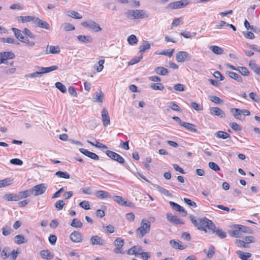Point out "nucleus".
<instances>
[{
	"instance_id": "nucleus-7",
	"label": "nucleus",
	"mask_w": 260,
	"mask_h": 260,
	"mask_svg": "<svg viewBox=\"0 0 260 260\" xmlns=\"http://www.w3.org/2000/svg\"><path fill=\"white\" fill-rule=\"evenodd\" d=\"M191 56L186 51H178L176 54V59L178 62H184L186 60H190Z\"/></svg>"
},
{
	"instance_id": "nucleus-22",
	"label": "nucleus",
	"mask_w": 260,
	"mask_h": 260,
	"mask_svg": "<svg viewBox=\"0 0 260 260\" xmlns=\"http://www.w3.org/2000/svg\"><path fill=\"white\" fill-rule=\"evenodd\" d=\"M225 74L229 77L236 80L238 82H243L242 77L240 75H239V74H238L236 73L227 71H226Z\"/></svg>"
},
{
	"instance_id": "nucleus-8",
	"label": "nucleus",
	"mask_w": 260,
	"mask_h": 260,
	"mask_svg": "<svg viewBox=\"0 0 260 260\" xmlns=\"http://www.w3.org/2000/svg\"><path fill=\"white\" fill-rule=\"evenodd\" d=\"M209 222H211V220L208 219L206 217L199 219L198 225L197 228L201 231L207 232L206 228L209 226Z\"/></svg>"
},
{
	"instance_id": "nucleus-64",
	"label": "nucleus",
	"mask_w": 260,
	"mask_h": 260,
	"mask_svg": "<svg viewBox=\"0 0 260 260\" xmlns=\"http://www.w3.org/2000/svg\"><path fill=\"white\" fill-rule=\"evenodd\" d=\"M12 229L10 227L5 226L2 229V234L4 236H7L10 234Z\"/></svg>"
},
{
	"instance_id": "nucleus-41",
	"label": "nucleus",
	"mask_w": 260,
	"mask_h": 260,
	"mask_svg": "<svg viewBox=\"0 0 260 260\" xmlns=\"http://www.w3.org/2000/svg\"><path fill=\"white\" fill-rule=\"evenodd\" d=\"M210 49L216 54L221 55L223 54V49L217 46H210Z\"/></svg>"
},
{
	"instance_id": "nucleus-17",
	"label": "nucleus",
	"mask_w": 260,
	"mask_h": 260,
	"mask_svg": "<svg viewBox=\"0 0 260 260\" xmlns=\"http://www.w3.org/2000/svg\"><path fill=\"white\" fill-rule=\"evenodd\" d=\"M79 151L85 156L95 160L99 159V156L95 153L90 152L84 148H80Z\"/></svg>"
},
{
	"instance_id": "nucleus-4",
	"label": "nucleus",
	"mask_w": 260,
	"mask_h": 260,
	"mask_svg": "<svg viewBox=\"0 0 260 260\" xmlns=\"http://www.w3.org/2000/svg\"><path fill=\"white\" fill-rule=\"evenodd\" d=\"M82 25L86 28H90L95 32L102 30V28L95 22L92 20L84 21L81 23Z\"/></svg>"
},
{
	"instance_id": "nucleus-59",
	"label": "nucleus",
	"mask_w": 260,
	"mask_h": 260,
	"mask_svg": "<svg viewBox=\"0 0 260 260\" xmlns=\"http://www.w3.org/2000/svg\"><path fill=\"white\" fill-rule=\"evenodd\" d=\"M183 201L191 207L196 208L197 206L196 203L194 202L191 201V200L188 198H184L183 199Z\"/></svg>"
},
{
	"instance_id": "nucleus-48",
	"label": "nucleus",
	"mask_w": 260,
	"mask_h": 260,
	"mask_svg": "<svg viewBox=\"0 0 260 260\" xmlns=\"http://www.w3.org/2000/svg\"><path fill=\"white\" fill-rule=\"evenodd\" d=\"M150 87L153 90H162L164 89V86L162 83H152Z\"/></svg>"
},
{
	"instance_id": "nucleus-29",
	"label": "nucleus",
	"mask_w": 260,
	"mask_h": 260,
	"mask_svg": "<svg viewBox=\"0 0 260 260\" xmlns=\"http://www.w3.org/2000/svg\"><path fill=\"white\" fill-rule=\"evenodd\" d=\"M4 199L8 201H17L19 200L18 194L15 193L6 194L4 197Z\"/></svg>"
},
{
	"instance_id": "nucleus-2",
	"label": "nucleus",
	"mask_w": 260,
	"mask_h": 260,
	"mask_svg": "<svg viewBox=\"0 0 260 260\" xmlns=\"http://www.w3.org/2000/svg\"><path fill=\"white\" fill-rule=\"evenodd\" d=\"M150 223L149 221H147L146 219H142L140 227L136 230V235L139 238H142L146 234L150 232Z\"/></svg>"
},
{
	"instance_id": "nucleus-62",
	"label": "nucleus",
	"mask_w": 260,
	"mask_h": 260,
	"mask_svg": "<svg viewBox=\"0 0 260 260\" xmlns=\"http://www.w3.org/2000/svg\"><path fill=\"white\" fill-rule=\"evenodd\" d=\"M69 16L72 18H74L77 19H80L82 18V16L79 13L74 11H71Z\"/></svg>"
},
{
	"instance_id": "nucleus-63",
	"label": "nucleus",
	"mask_w": 260,
	"mask_h": 260,
	"mask_svg": "<svg viewBox=\"0 0 260 260\" xmlns=\"http://www.w3.org/2000/svg\"><path fill=\"white\" fill-rule=\"evenodd\" d=\"M230 126L235 131L240 132L242 130L241 127L236 122H232L230 123Z\"/></svg>"
},
{
	"instance_id": "nucleus-31",
	"label": "nucleus",
	"mask_w": 260,
	"mask_h": 260,
	"mask_svg": "<svg viewBox=\"0 0 260 260\" xmlns=\"http://www.w3.org/2000/svg\"><path fill=\"white\" fill-rule=\"evenodd\" d=\"M234 227L235 229L234 230L229 231L230 235L236 238L241 237V233L239 231V228L237 227V224L234 225Z\"/></svg>"
},
{
	"instance_id": "nucleus-51",
	"label": "nucleus",
	"mask_w": 260,
	"mask_h": 260,
	"mask_svg": "<svg viewBox=\"0 0 260 260\" xmlns=\"http://www.w3.org/2000/svg\"><path fill=\"white\" fill-rule=\"evenodd\" d=\"M55 87L59 89L61 92L66 93L67 91V88L65 85L62 84L60 82H57L55 83Z\"/></svg>"
},
{
	"instance_id": "nucleus-11",
	"label": "nucleus",
	"mask_w": 260,
	"mask_h": 260,
	"mask_svg": "<svg viewBox=\"0 0 260 260\" xmlns=\"http://www.w3.org/2000/svg\"><path fill=\"white\" fill-rule=\"evenodd\" d=\"M70 239L74 243H79L82 241L83 236L80 232L78 231H74L71 234Z\"/></svg>"
},
{
	"instance_id": "nucleus-30",
	"label": "nucleus",
	"mask_w": 260,
	"mask_h": 260,
	"mask_svg": "<svg viewBox=\"0 0 260 260\" xmlns=\"http://www.w3.org/2000/svg\"><path fill=\"white\" fill-rule=\"evenodd\" d=\"M236 252L242 260H248L251 256V254L249 252H244L240 250H238Z\"/></svg>"
},
{
	"instance_id": "nucleus-10",
	"label": "nucleus",
	"mask_w": 260,
	"mask_h": 260,
	"mask_svg": "<svg viewBox=\"0 0 260 260\" xmlns=\"http://www.w3.org/2000/svg\"><path fill=\"white\" fill-rule=\"evenodd\" d=\"M114 245L115 248L114 249V252L116 253H123L121 250L122 247L124 245V241L120 238H117L114 241Z\"/></svg>"
},
{
	"instance_id": "nucleus-56",
	"label": "nucleus",
	"mask_w": 260,
	"mask_h": 260,
	"mask_svg": "<svg viewBox=\"0 0 260 260\" xmlns=\"http://www.w3.org/2000/svg\"><path fill=\"white\" fill-rule=\"evenodd\" d=\"M143 58V55L141 54V55L138 57H135L132 59L130 61L128 62V65H134L136 64L140 61V60Z\"/></svg>"
},
{
	"instance_id": "nucleus-37",
	"label": "nucleus",
	"mask_w": 260,
	"mask_h": 260,
	"mask_svg": "<svg viewBox=\"0 0 260 260\" xmlns=\"http://www.w3.org/2000/svg\"><path fill=\"white\" fill-rule=\"evenodd\" d=\"M155 187H156V189L161 193L164 194L167 197H172L173 196L172 193H171L168 190L162 187L157 185H155Z\"/></svg>"
},
{
	"instance_id": "nucleus-49",
	"label": "nucleus",
	"mask_w": 260,
	"mask_h": 260,
	"mask_svg": "<svg viewBox=\"0 0 260 260\" xmlns=\"http://www.w3.org/2000/svg\"><path fill=\"white\" fill-rule=\"evenodd\" d=\"M10 250L9 248L7 247H4L3 248V249L1 252V255L3 259H6L9 257V256L10 255V254H9L10 250Z\"/></svg>"
},
{
	"instance_id": "nucleus-3",
	"label": "nucleus",
	"mask_w": 260,
	"mask_h": 260,
	"mask_svg": "<svg viewBox=\"0 0 260 260\" xmlns=\"http://www.w3.org/2000/svg\"><path fill=\"white\" fill-rule=\"evenodd\" d=\"M47 185L45 183H41L33 186L30 190L31 193H34V196H38L44 193L46 190Z\"/></svg>"
},
{
	"instance_id": "nucleus-40",
	"label": "nucleus",
	"mask_w": 260,
	"mask_h": 260,
	"mask_svg": "<svg viewBox=\"0 0 260 260\" xmlns=\"http://www.w3.org/2000/svg\"><path fill=\"white\" fill-rule=\"evenodd\" d=\"M14 240L15 242L18 244H21L27 242V240H26L24 237L22 235H16L14 237Z\"/></svg>"
},
{
	"instance_id": "nucleus-36",
	"label": "nucleus",
	"mask_w": 260,
	"mask_h": 260,
	"mask_svg": "<svg viewBox=\"0 0 260 260\" xmlns=\"http://www.w3.org/2000/svg\"><path fill=\"white\" fill-rule=\"evenodd\" d=\"M215 136L217 138L222 139L231 138V136L228 133L223 131H218L216 132Z\"/></svg>"
},
{
	"instance_id": "nucleus-54",
	"label": "nucleus",
	"mask_w": 260,
	"mask_h": 260,
	"mask_svg": "<svg viewBox=\"0 0 260 260\" xmlns=\"http://www.w3.org/2000/svg\"><path fill=\"white\" fill-rule=\"evenodd\" d=\"M169 107L173 110L177 112H181V109L178 105L174 102H170L168 103Z\"/></svg>"
},
{
	"instance_id": "nucleus-57",
	"label": "nucleus",
	"mask_w": 260,
	"mask_h": 260,
	"mask_svg": "<svg viewBox=\"0 0 260 260\" xmlns=\"http://www.w3.org/2000/svg\"><path fill=\"white\" fill-rule=\"evenodd\" d=\"M237 226L239 228V231H240V233H241V232L247 233H251V232H250L251 230H250V228L247 226L241 225H237Z\"/></svg>"
},
{
	"instance_id": "nucleus-27",
	"label": "nucleus",
	"mask_w": 260,
	"mask_h": 260,
	"mask_svg": "<svg viewBox=\"0 0 260 260\" xmlns=\"http://www.w3.org/2000/svg\"><path fill=\"white\" fill-rule=\"evenodd\" d=\"M77 38L79 41L84 43H91L93 41L92 38L90 36L79 35Z\"/></svg>"
},
{
	"instance_id": "nucleus-1",
	"label": "nucleus",
	"mask_w": 260,
	"mask_h": 260,
	"mask_svg": "<svg viewBox=\"0 0 260 260\" xmlns=\"http://www.w3.org/2000/svg\"><path fill=\"white\" fill-rule=\"evenodd\" d=\"M125 14L126 17L129 19H144L149 17L148 13L141 9L128 10Z\"/></svg>"
},
{
	"instance_id": "nucleus-21",
	"label": "nucleus",
	"mask_w": 260,
	"mask_h": 260,
	"mask_svg": "<svg viewBox=\"0 0 260 260\" xmlns=\"http://www.w3.org/2000/svg\"><path fill=\"white\" fill-rule=\"evenodd\" d=\"M60 51V50L58 46L47 45L45 54H57L59 53Z\"/></svg>"
},
{
	"instance_id": "nucleus-18",
	"label": "nucleus",
	"mask_w": 260,
	"mask_h": 260,
	"mask_svg": "<svg viewBox=\"0 0 260 260\" xmlns=\"http://www.w3.org/2000/svg\"><path fill=\"white\" fill-rule=\"evenodd\" d=\"M169 204L173 209L178 212L183 213L184 214V216H186L187 215V211L179 204L172 201H170Z\"/></svg>"
},
{
	"instance_id": "nucleus-15",
	"label": "nucleus",
	"mask_w": 260,
	"mask_h": 260,
	"mask_svg": "<svg viewBox=\"0 0 260 260\" xmlns=\"http://www.w3.org/2000/svg\"><path fill=\"white\" fill-rule=\"evenodd\" d=\"M114 201L118 204L125 207H132L133 205L131 202L125 201L121 196H115L114 198Z\"/></svg>"
},
{
	"instance_id": "nucleus-43",
	"label": "nucleus",
	"mask_w": 260,
	"mask_h": 260,
	"mask_svg": "<svg viewBox=\"0 0 260 260\" xmlns=\"http://www.w3.org/2000/svg\"><path fill=\"white\" fill-rule=\"evenodd\" d=\"M55 175L58 177L61 178L69 179L70 178V174L67 172L58 171L55 173Z\"/></svg>"
},
{
	"instance_id": "nucleus-39",
	"label": "nucleus",
	"mask_w": 260,
	"mask_h": 260,
	"mask_svg": "<svg viewBox=\"0 0 260 260\" xmlns=\"http://www.w3.org/2000/svg\"><path fill=\"white\" fill-rule=\"evenodd\" d=\"M31 194V191L30 190H25L22 191H20L18 193V196H19V200L26 198L28 197H29Z\"/></svg>"
},
{
	"instance_id": "nucleus-12",
	"label": "nucleus",
	"mask_w": 260,
	"mask_h": 260,
	"mask_svg": "<svg viewBox=\"0 0 260 260\" xmlns=\"http://www.w3.org/2000/svg\"><path fill=\"white\" fill-rule=\"evenodd\" d=\"M34 22L37 27L46 29H49L50 28V25L47 22L43 21L38 17H35Z\"/></svg>"
},
{
	"instance_id": "nucleus-33",
	"label": "nucleus",
	"mask_w": 260,
	"mask_h": 260,
	"mask_svg": "<svg viewBox=\"0 0 260 260\" xmlns=\"http://www.w3.org/2000/svg\"><path fill=\"white\" fill-rule=\"evenodd\" d=\"M150 48V44L148 41H144L143 44L139 47V52L142 54L146 50Z\"/></svg>"
},
{
	"instance_id": "nucleus-14",
	"label": "nucleus",
	"mask_w": 260,
	"mask_h": 260,
	"mask_svg": "<svg viewBox=\"0 0 260 260\" xmlns=\"http://www.w3.org/2000/svg\"><path fill=\"white\" fill-rule=\"evenodd\" d=\"M210 113L216 115L220 118H225V114L223 110L218 107H212L210 109Z\"/></svg>"
},
{
	"instance_id": "nucleus-61",
	"label": "nucleus",
	"mask_w": 260,
	"mask_h": 260,
	"mask_svg": "<svg viewBox=\"0 0 260 260\" xmlns=\"http://www.w3.org/2000/svg\"><path fill=\"white\" fill-rule=\"evenodd\" d=\"M79 206L85 210H89L90 206L88 201H83L80 202L79 204Z\"/></svg>"
},
{
	"instance_id": "nucleus-35",
	"label": "nucleus",
	"mask_w": 260,
	"mask_h": 260,
	"mask_svg": "<svg viewBox=\"0 0 260 260\" xmlns=\"http://www.w3.org/2000/svg\"><path fill=\"white\" fill-rule=\"evenodd\" d=\"M0 41L3 43L19 45V43L12 38H1Z\"/></svg>"
},
{
	"instance_id": "nucleus-32",
	"label": "nucleus",
	"mask_w": 260,
	"mask_h": 260,
	"mask_svg": "<svg viewBox=\"0 0 260 260\" xmlns=\"http://www.w3.org/2000/svg\"><path fill=\"white\" fill-rule=\"evenodd\" d=\"M154 72L156 74L162 76H166L168 74V69L162 67H156L154 69Z\"/></svg>"
},
{
	"instance_id": "nucleus-34",
	"label": "nucleus",
	"mask_w": 260,
	"mask_h": 260,
	"mask_svg": "<svg viewBox=\"0 0 260 260\" xmlns=\"http://www.w3.org/2000/svg\"><path fill=\"white\" fill-rule=\"evenodd\" d=\"M231 112L233 113V116L236 119L239 120H242V113L241 112V109L237 108H232Z\"/></svg>"
},
{
	"instance_id": "nucleus-55",
	"label": "nucleus",
	"mask_w": 260,
	"mask_h": 260,
	"mask_svg": "<svg viewBox=\"0 0 260 260\" xmlns=\"http://www.w3.org/2000/svg\"><path fill=\"white\" fill-rule=\"evenodd\" d=\"M96 98L94 101L99 103H102L103 102V94L101 90L99 92H95Z\"/></svg>"
},
{
	"instance_id": "nucleus-19",
	"label": "nucleus",
	"mask_w": 260,
	"mask_h": 260,
	"mask_svg": "<svg viewBox=\"0 0 260 260\" xmlns=\"http://www.w3.org/2000/svg\"><path fill=\"white\" fill-rule=\"evenodd\" d=\"M0 57L4 59L5 62L8 59H13L15 58V55L14 53L11 51H4L0 52Z\"/></svg>"
},
{
	"instance_id": "nucleus-6",
	"label": "nucleus",
	"mask_w": 260,
	"mask_h": 260,
	"mask_svg": "<svg viewBox=\"0 0 260 260\" xmlns=\"http://www.w3.org/2000/svg\"><path fill=\"white\" fill-rule=\"evenodd\" d=\"M106 154L111 159L117 161L120 164H123L125 162L124 159L121 155L114 151L107 150Z\"/></svg>"
},
{
	"instance_id": "nucleus-58",
	"label": "nucleus",
	"mask_w": 260,
	"mask_h": 260,
	"mask_svg": "<svg viewBox=\"0 0 260 260\" xmlns=\"http://www.w3.org/2000/svg\"><path fill=\"white\" fill-rule=\"evenodd\" d=\"M215 234L216 236L221 239L225 238L226 237V234L225 232L222 231L221 230L217 229V231H215Z\"/></svg>"
},
{
	"instance_id": "nucleus-45",
	"label": "nucleus",
	"mask_w": 260,
	"mask_h": 260,
	"mask_svg": "<svg viewBox=\"0 0 260 260\" xmlns=\"http://www.w3.org/2000/svg\"><path fill=\"white\" fill-rule=\"evenodd\" d=\"M138 41L137 38L134 35H131L127 38V42L131 45L136 44Z\"/></svg>"
},
{
	"instance_id": "nucleus-24",
	"label": "nucleus",
	"mask_w": 260,
	"mask_h": 260,
	"mask_svg": "<svg viewBox=\"0 0 260 260\" xmlns=\"http://www.w3.org/2000/svg\"><path fill=\"white\" fill-rule=\"evenodd\" d=\"M58 68L57 66H52L49 67H38L37 69H38L40 71H41V72L42 73V75L45 73H49L51 71L57 70Z\"/></svg>"
},
{
	"instance_id": "nucleus-46",
	"label": "nucleus",
	"mask_w": 260,
	"mask_h": 260,
	"mask_svg": "<svg viewBox=\"0 0 260 260\" xmlns=\"http://www.w3.org/2000/svg\"><path fill=\"white\" fill-rule=\"evenodd\" d=\"M12 180L10 178H6L0 181V188L7 186L12 183Z\"/></svg>"
},
{
	"instance_id": "nucleus-16",
	"label": "nucleus",
	"mask_w": 260,
	"mask_h": 260,
	"mask_svg": "<svg viewBox=\"0 0 260 260\" xmlns=\"http://www.w3.org/2000/svg\"><path fill=\"white\" fill-rule=\"evenodd\" d=\"M90 241L92 245H104L106 244L105 241L98 236H93L90 239Z\"/></svg>"
},
{
	"instance_id": "nucleus-5",
	"label": "nucleus",
	"mask_w": 260,
	"mask_h": 260,
	"mask_svg": "<svg viewBox=\"0 0 260 260\" xmlns=\"http://www.w3.org/2000/svg\"><path fill=\"white\" fill-rule=\"evenodd\" d=\"M187 0H181L180 1L170 3L166 7L167 9H177L184 8L188 5Z\"/></svg>"
},
{
	"instance_id": "nucleus-42",
	"label": "nucleus",
	"mask_w": 260,
	"mask_h": 260,
	"mask_svg": "<svg viewBox=\"0 0 260 260\" xmlns=\"http://www.w3.org/2000/svg\"><path fill=\"white\" fill-rule=\"evenodd\" d=\"M35 17L31 16H19L18 18V20H20L22 23L34 21Z\"/></svg>"
},
{
	"instance_id": "nucleus-52",
	"label": "nucleus",
	"mask_w": 260,
	"mask_h": 260,
	"mask_svg": "<svg viewBox=\"0 0 260 260\" xmlns=\"http://www.w3.org/2000/svg\"><path fill=\"white\" fill-rule=\"evenodd\" d=\"M62 27L64 31H71L75 29V27L71 24L69 23H64L62 24Z\"/></svg>"
},
{
	"instance_id": "nucleus-47",
	"label": "nucleus",
	"mask_w": 260,
	"mask_h": 260,
	"mask_svg": "<svg viewBox=\"0 0 260 260\" xmlns=\"http://www.w3.org/2000/svg\"><path fill=\"white\" fill-rule=\"evenodd\" d=\"M104 62H105V59H101L98 61V65L95 64V68L96 71L98 72H100L103 70V69L104 68L103 64H104Z\"/></svg>"
},
{
	"instance_id": "nucleus-60",
	"label": "nucleus",
	"mask_w": 260,
	"mask_h": 260,
	"mask_svg": "<svg viewBox=\"0 0 260 260\" xmlns=\"http://www.w3.org/2000/svg\"><path fill=\"white\" fill-rule=\"evenodd\" d=\"M208 165L209 168L214 171H219L220 170L219 167L214 162H209Z\"/></svg>"
},
{
	"instance_id": "nucleus-9",
	"label": "nucleus",
	"mask_w": 260,
	"mask_h": 260,
	"mask_svg": "<svg viewBox=\"0 0 260 260\" xmlns=\"http://www.w3.org/2000/svg\"><path fill=\"white\" fill-rule=\"evenodd\" d=\"M167 219L171 223L175 224H184V222L178 218L177 216L173 215L172 214H167Z\"/></svg>"
},
{
	"instance_id": "nucleus-50",
	"label": "nucleus",
	"mask_w": 260,
	"mask_h": 260,
	"mask_svg": "<svg viewBox=\"0 0 260 260\" xmlns=\"http://www.w3.org/2000/svg\"><path fill=\"white\" fill-rule=\"evenodd\" d=\"M237 69V71L239 72L243 76H247L249 75L248 69L245 67H238Z\"/></svg>"
},
{
	"instance_id": "nucleus-13",
	"label": "nucleus",
	"mask_w": 260,
	"mask_h": 260,
	"mask_svg": "<svg viewBox=\"0 0 260 260\" xmlns=\"http://www.w3.org/2000/svg\"><path fill=\"white\" fill-rule=\"evenodd\" d=\"M102 119L104 126H107L110 123V117L107 109L104 108L101 112Z\"/></svg>"
},
{
	"instance_id": "nucleus-20",
	"label": "nucleus",
	"mask_w": 260,
	"mask_h": 260,
	"mask_svg": "<svg viewBox=\"0 0 260 260\" xmlns=\"http://www.w3.org/2000/svg\"><path fill=\"white\" fill-rule=\"evenodd\" d=\"M170 244L174 248L179 250H183L186 248V246L183 245L180 241H176L174 240L170 241Z\"/></svg>"
},
{
	"instance_id": "nucleus-44",
	"label": "nucleus",
	"mask_w": 260,
	"mask_h": 260,
	"mask_svg": "<svg viewBox=\"0 0 260 260\" xmlns=\"http://www.w3.org/2000/svg\"><path fill=\"white\" fill-rule=\"evenodd\" d=\"M82 222L76 218L73 219L71 223V226L76 228H81L82 227Z\"/></svg>"
},
{
	"instance_id": "nucleus-23",
	"label": "nucleus",
	"mask_w": 260,
	"mask_h": 260,
	"mask_svg": "<svg viewBox=\"0 0 260 260\" xmlns=\"http://www.w3.org/2000/svg\"><path fill=\"white\" fill-rule=\"evenodd\" d=\"M181 126H183L191 132L197 133L199 134L200 133L198 129L196 128V125L193 124L189 122H183Z\"/></svg>"
},
{
	"instance_id": "nucleus-28",
	"label": "nucleus",
	"mask_w": 260,
	"mask_h": 260,
	"mask_svg": "<svg viewBox=\"0 0 260 260\" xmlns=\"http://www.w3.org/2000/svg\"><path fill=\"white\" fill-rule=\"evenodd\" d=\"M141 251L142 249L140 247L134 246L127 250V253L129 255H137L140 254Z\"/></svg>"
},
{
	"instance_id": "nucleus-38",
	"label": "nucleus",
	"mask_w": 260,
	"mask_h": 260,
	"mask_svg": "<svg viewBox=\"0 0 260 260\" xmlns=\"http://www.w3.org/2000/svg\"><path fill=\"white\" fill-rule=\"evenodd\" d=\"M12 30L14 32L15 36L17 39H18L20 41H23L24 36L20 30L14 27H13Z\"/></svg>"
},
{
	"instance_id": "nucleus-53",
	"label": "nucleus",
	"mask_w": 260,
	"mask_h": 260,
	"mask_svg": "<svg viewBox=\"0 0 260 260\" xmlns=\"http://www.w3.org/2000/svg\"><path fill=\"white\" fill-rule=\"evenodd\" d=\"M249 96L253 101L255 102L259 103L260 102V98L255 92H250L249 94Z\"/></svg>"
},
{
	"instance_id": "nucleus-25",
	"label": "nucleus",
	"mask_w": 260,
	"mask_h": 260,
	"mask_svg": "<svg viewBox=\"0 0 260 260\" xmlns=\"http://www.w3.org/2000/svg\"><path fill=\"white\" fill-rule=\"evenodd\" d=\"M95 194L96 197L101 199L111 198V195L108 192L104 190H98L95 192Z\"/></svg>"
},
{
	"instance_id": "nucleus-26",
	"label": "nucleus",
	"mask_w": 260,
	"mask_h": 260,
	"mask_svg": "<svg viewBox=\"0 0 260 260\" xmlns=\"http://www.w3.org/2000/svg\"><path fill=\"white\" fill-rule=\"evenodd\" d=\"M40 255L42 258L50 260L53 257V255L48 250H42L40 251Z\"/></svg>"
}]
</instances>
